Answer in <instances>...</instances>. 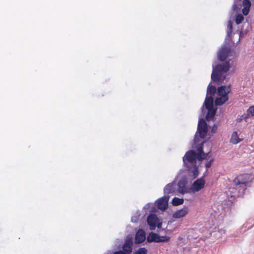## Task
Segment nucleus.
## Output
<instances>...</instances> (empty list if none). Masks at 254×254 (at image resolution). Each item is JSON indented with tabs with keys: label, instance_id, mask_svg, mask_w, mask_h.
Instances as JSON below:
<instances>
[{
	"label": "nucleus",
	"instance_id": "1",
	"mask_svg": "<svg viewBox=\"0 0 254 254\" xmlns=\"http://www.w3.org/2000/svg\"><path fill=\"white\" fill-rule=\"evenodd\" d=\"M198 160V153L193 150L188 151L183 158L184 166L189 172V175L195 179L198 175V167L196 165V159Z\"/></svg>",
	"mask_w": 254,
	"mask_h": 254
},
{
	"label": "nucleus",
	"instance_id": "2",
	"mask_svg": "<svg viewBox=\"0 0 254 254\" xmlns=\"http://www.w3.org/2000/svg\"><path fill=\"white\" fill-rule=\"evenodd\" d=\"M211 80L215 82L222 83L226 79V74L229 71L230 65L228 62L223 64H218L215 66L212 65Z\"/></svg>",
	"mask_w": 254,
	"mask_h": 254
},
{
	"label": "nucleus",
	"instance_id": "3",
	"mask_svg": "<svg viewBox=\"0 0 254 254\" xmlns=\"http://www.w3.org/2000/svg\"><path fill=\"white\" fill-rule=\"evenodd\" d=\"M247 176V175H241L234 180L236 190L238 191V196L239 197H242L244 195L247 186L249 184V181L246 180Z\"/></svg>",
	"mask_w": 254,
	"mask_h": 254
},
{
	"label": "nucleus",
	"instance_id": "4",
	"mask_svg": "<svg viewBox=\"0 0 254 254\" xmlns=\"http://www.w3.org/2000/svg\"><path fill=\"white\" fill-rule=\"evenodd\" d=\"M204 142V141L199 140L196 134L194 136L192 147V148H196L198 151V160L200 161L204 159H206L209 154V152L206 153L203 152V145Z\"/></svg>",
	"mask_w": 254,
	"mask_h": 254
},
{
	"label": "nucleus",
	"instance_id": "5",
	"mask_svg": "<svg viewBox=\"0 0 254 254\" xmlns=\"http://www.w3.org/2000/svg\"><path fill=\"white\" fill-rule=\"evenodd\" d=\"M204 107L208 112L206 115V120L208 121L211 120L215 115L216 109L214 108V102H212V99L205 100L203 105L201 107V112L204 113Z\"/></svg>",
	"mask_w": 254,
	"mask_h": 254
},
{
	"label": "nucleus",
	"instance_id": "6",
	"mask_svg": "<svg viewBox=\"0 0 254 254\" xmlns=\"http://www.w3.org/2000/svg\"><path fill=\"white\" fill-rule=\"evenodd\" d=\"M207 131L208 127L205 120L203 118L199 119L195 135L196 134L199 140L203 141L202 139L205 137Z\"/></svg>",
	"mask_w": 254,
	"mask_h": 254
},
{
	"label": "nucleus",
	"instance_id": "7",
	"mask_svg": "<svg viewBox=\"0 0 254 254\" xmlns=\"http://www.w3.org/2000/svg\"><path fill=\"white\" fill-rule=\"evenodd\" d=\"M170 198L169 195H164L157 200V206L159 209L165 210L168 206V201Z\"/></svg>",
	"mask_w": 254,
	"mask_h": 254
},
{
	"label": "nucleus",
	"instance_id": "8",
	"mask_svg": "<svg viewBox=\"0 0 254 254\" xmlns=\"http://www.w3.org/2000/svg\"><path fill=\"white\" fill-rule=\"evenodd\" d=\"M205 182L203 177L197 179L191 185V190L193 192H197L201 190L204 186Z\"/></svg>",
	"mask_w": 254,
	"mask_h": 254
},
{
	"label": "nucleus",
	"instance_id": "9",
	"mask_svg": "<svg viewBox=\"0 0 254 254\" xmlns=\"http://www.w3.org/2000/svg\"><path fill=\"white\" fill-rule=\"evenodd\" d=\"M177 190V184L175 181L168 184L164 188L165 195H173Z\"/></svg>",
	"mask_w": 254,
	"mask_h": 254
},
{
	"label": "nucleus",
	"instance_id": "10",
	"mask_svg": "<svg viewBox=\"0 0 254 254\" xmlns=\"http://www.w3.org/2000/svg\"><path fill=\"white\" fill-rule=\"evenodd\" d=\"M230 51L229 47L223 46L218 52V59L219 61L223 62L227 59Z\"/></svg>",
	"mask_w": 254,
	"mask_h": 254
},
{
	"label": "nucleus",
	"instance_id": "11",
	"mask_svg": "<svg viewBox=\"0 0 254 254\" xmlns=\"http://www.w3.org/2000/svg\"><path fill=\"white\" fill-rule=\"evenodd\" d=\"M159 219L156 214H151L148 215L147 218V223L149 226L150 230H154L156 228V223Z\"/></svg>",
	"mask_w": 254,
	"mask_h": 254
},
{
	"label": "nucleus",
	"instance_id": "12",
	"mask_svg": "<svg viewBox=\"0 0 254 254\" xmlns=\"http://www.w3.org/2000/svg\"><path fill=\"white\" fill-rule=\"evenodd\" d=\"M133 242L131 238H128L125 240V243L122 246L123 251L126 254H130L132 251Z\"/></svg>",
	"mask_w": 254,
	"mask_h": 254
},
{
	"label": "nucleus",
	"instance_id": "13",
	"mask_svg": "<svg viewBox=\"0 0 254 254\" xmlns=\"http://www.w3.org/2000/svg\"><path fill=\"white\" fill-rule=\"evenodd\" d=\"M231 85H221L219 87L217 90V94L219 96H228V94L231 92Z\"/></svg>",
	"mask_w": 254,
	"mask_h": 254
},
{
	"label": "nucleus",
	"instance_id": "14",
	"mask_svg": "<svg viewBox=\"0 0 254 254\" xmlns=\"http://www.w3.org/2000/svg\"><path fill=\"white\" fill-rule=\"evenodd\" d=\"M188 212V207L184 206L183 208L175 211L173 214V217L174 218H181L185 216Z\"/></svg>",
	"mask_w": 254,
	"mask_h": 254
},
{
	"label": "nucleus",
	"instance_id": "15",
	"mask_svg": "<svg viewBox=\"0 0 254 254\" xmlns=\"http://www.w3.org/2000/svg\"><path fill=\"white\" fill-rule=\"evenodd\" d=\"M216 88L214 85H211L209 84L207 87L206 96L205 100L212 99V102H214L213 96L216 92Z\"/></svg>",
	"mask_w": 254,
	"mask_h": 254
},
{
	"label": "nucleus",
	"instance_id": "16",
	"mask_svg": "<svg viewBox=\"0 0 254 254\" xmlns=\"http://www.w3.org/2000/svg\"><path fill=\"white\" fill-rule=\"evenodd\" d=\"M145 234L143 230H139L136 233L135 237V243L140 244L143 243L145 240Z\"/></svg>",
	"mask_w": 254,
	"mask_h": 254
},
{
	"label": "nucleus",
	"instance_id": "17",
	"mask_svg": "<svg viewBox=\"0 0 254 254\" xmlns=\"http://www.w3.org/2000/svg\"><path fill=\"white\" fill-rule=\"evenodd\" d=\"M178 191L180 193L184 194L188 192V189L186 187V183L184 180H180L177 185Z\"/></svg>",
	"mask_w": 254,
	"mask_h": 254
},
{
	"label": "nucleus",
	"instance_id": "18",
	"mask_svg": "<svg viewBox=\"0 0 254 254\" xmlns=\"http://www.w3.org/2000/svg\"><path fill=\"white\" fill-rule=\"evenodd\" d=\"M243 8L242 9L243 14L247 15L250 11L251 6V2L250 0H243Z\"/></svg>",
	"mask_w": 254,
	"mask_h": 254
},
{
	"label": "nucleus",
	"instance_id": "19",
	"mask_svg": "<svg viewBox=\"0 0 254 254\" xmlns=\"http://www.w3.org/2000/svg\"><path fill=\"white\" fill-rule=\"evenodd\" d=\"M159 235L158 234L155 233H149L146 238L147 242L149 243L152 242L158 243Z\"/></svg>",
	"mask_w": 254,
	"mask_h": 254
},
{
	"label": "nucleus",
	"instance_id": "20",
	"mask_svg": "<svg viewBox=\"0 0 254 254\" xmlns=\"http://www.w3.org/2000/svg\"><path fill=\"white\" fill-rule=\"evenodd\" d=\"M228 100V96H219L217 97L215 101V105L216 106H221L224 104Z\"/></svg>",
	"mask_w": 254,
	"mask_h": 254
},
{
	"label": "nucleus",
	"instance_id": "21",
	"mask_svg": "<svg viewBox=\"0 0 254 254\" xmlns=\"http://www.w3.org/2000/svg\"><path fill=\"white\" fill-rule=\"evenodd\" d=\"M241 140L242 139L238 137L237 132L234 131L232 133L231 138L230 139L231 142H232L233 144H236L239 143Z\"/></svg>",
	"mask_w": 254,
	"mask_h": 254
},
{
	"label": "nucleus",
	"instance_id": "22",
	"mask_svg": "<svg viewBox=\"0 0 254 254\" xmlns=\"http://www.w3.org/2000/svg\"><path fill=\"white\" fill-rule=\"evenodd\" d=\"M232 22L231 20H229L227 24V38L225 39V40H226L227 39L228 40H229V39L231 38V35L232 32Z\"/></svg>",
	"mask_w": 254,
	"mask_h": 254
},
{
	"label": "nucleus",
	"instance_id": "23",
	"mask_svg": "<svg viewBox=\"0 0 254 254\" xmlns=\"http://www.w3.org/2000/svg\"><path fill=\"white\" fill-rule=\"evenodd\" d=\"M184 200L183 198H179L176 197L173 198L172 201V204L173 206H178L184 203Z\"/></svg>",
	"mask_w": 254,
	"mask_h": 254
},
{
	"label": "nucleus",
	"instance_id": "24",
	"mask_svg": "<svg viewBox=\"0 0 254 254\" xmlns=\"http://www.w3.org/2000/svg\"><path fill=\"white\" fill-rule=\"evenodd\" d=\"M244 19V17L241 13L237 14L236 15L235 22L237 24H240Z\"/></svg>",
	"mask_w": 254,
	"mask_h": 254
},
{
	"label": "nucleus",
	"instance_id": "25",
	"mask_svg": "<svg viewBox=\"0 0 254 254\" xmlns=\"http://www.w3.org/2000/svg\"><path fill=\"white\" fill-rule=\"evenodd\" d=\"M147 250L144 248H139L137 250H136L133 254H147Z\"/></svg>",
	"mask_w": 254,
	"mask_h": 254
},
{
	"label": "nucleus",
	"instance_id": "26",
	"mask_svg": "<svg viewBox=\"0 0 254 254\" xmlns=\"http://www.w3.org/2000/svg\"><path fill=\"white\" fill-rule=\"evenodd\" d=\"M241 7L242 5L240 3H239L238 2L235 1L232 6V10L233 11H238L240 10Z\"/></svg>",
	"mask_w": 254,
	"mask_h": 254
},
{
	"label": "nucleus",
	"instance_id": "27",
	"mask_svg": "<svg viewBox=\"0 0 254 254\" xmlns=\"http://www.w3.org/2000/svg\"><path fill=\"white\" fill-rule=\"evenodd\" d=\"M170 237L167 236H161L159 235L158 243H166L169 241Z\"/></svg>",
	"mask_w": 254,
	"mask_h": 254
},
{
	"label": "nucleus",
	"instance_id": "28",
	"mask_svg": "<svg viewBox=\"0 0 254 254\" xmlns=\"http://www.w3.org/2000/svg\"><path fill=\"white\" fill-rule=\"evenodd\" d=\"M140 216L139 211H136L135 214L131 217V221L132 222L136 223L138 221Z\"/></svg>",
	"mask_w": 254,
	"mask_h": 254
},
{
	"label": "nucleus",
	"instance_id": "29",
	"mask_svg": "<svg viewBox=\"0 0 254 254\" xmlns=\"http://www.w3.org/2000/svg\"><path fill=\"white\" fill-rule=\"evenodd\" d=\"M247 112L249 113L252 117L254 115V106L250 107Z\"/></svg>",
	"mask_w": 254,
	"mask_h": 254
},
{
	"label": "nucleus",
	"instance_id": "30",
	"mask_svg": "<svg viewBox=\"0 0 254 254\" xmlns=\"http://www.w3.org/2000/svg\"><path fill=\"white\" fill-rule=\"evenodd\" d=\"M252 117L251 115L249 113H247V114H245L241 116V118H243V120H244L245 121H247V120L250 117Z\"/></svg>",
	"mask_w": 254,
	"mask_h": 254
},
{
	"label": "nucleus",
	"instance_id": "31",
	"mask_svg": "<svg viewBox=\"0 0 254 254\" xmlns=\"http://www.w3.org/2000/svg\"><path fill=\"white\" fill-rule=\"evenodd\" d=\"M213 161V159H211L210 161H209L206 163L205 167L207 169H208L211 167Z\"/></svg>",
	"mask_w": 254,
	"mask_h": 254
},
{
	"label": "nucleus",
	"instance_id": "32",
	"mask_svg": "<svg viewBox=\"0 0 254 254\" xmlns=\"http://www.w3.org/2000/svg\"><path fill=\"white\" fill-rule=\"evenodd\" d=\"M112 254H126L122 250L115 251L113 253H112Z\"/></svg>",
	"mask_w": 254,
	"mask_h": 254
},
{
	"label": "nucleus",
	"instance_id": "33",
	"mask_svg": "<svg viewBox=\"0 0 254 254\" xmlns=\"http://www.w3.org/2000/svg\"><path fill=\"white\" fill-rule=\"evenodd\" d=\"M162 223L161 222L158 221L156 223V227H157L158 229H160L162 227Z\"/></svg>",
	"mask_w": 254,
	"mask_h": 254
},
{
	"label": "nucleus",
	"instance_id": "34",
	"mask_svg": "<svg viewBox=\"0 0 254 254\" xmlns=\"http://www.w3.org/2000/svg\"><path fill=\"white\" fill-rule=\"evenodd\" d=\"M217 129V127L214 125L212 128L211 132L212 133H215Z\"/></svg>",
	"mask_w": 254,
	"mask_h": 254
},
{
	"label": "nucleus",
	"instance_id": "35",
	"mask_svg": "<svg viewBox=\"0 0 254 254\" xmlns=\"http://www.w3.org/2000/svg\"><path fill=\"white\" fill-rule=\"evenodd\" d=\"M225 232H226V230L225 229H220L219 230V232L221 234H225Z\"/></svg>",
	"mask_w": 254,
	"mask_h": 254
},
{
	"label": "nucleus",
	"instance_id": "36",
	"mask_svg": "<svg viewBox=\"0 0 254 254\" xmlns=\"http://www.w3.org/2000/svg\"><path fill=\"white\" fill-rule=\"evenodd\" d=\"M149 203L146 204L143 207L144 209H148L149 206Z\"/></svg>",
	"mask_w": 254,
	"mask_h": 254
},
{
	"label": "nucleus",
	"instance_id": "37",
	"mask_svg": "<svg viewBox=\"0 0 254 254\" xmlns=\"http://www.w3.org/2000/svg\"><path fill=\"white\" fill-rule=\"evenodd\" d=\"M243 120V118H241V116L240 117V118H239V119H238L237 120V122H241L242 120Z\"/></svg>",
	"mask_w": 254,
	"mask_h": 254
},
{
	"label": "nucleus",
	"instance_id": "38",
	"mask_svg": "<svg viewBox=\"0 0 254 254\" xmlns=\"http://www.w3.org/2000/svg\"><path fill=\"white\" fill-rule=\"evenodd\" d=\"M105 254H112V252H111V251H109L108 252V253Z\"/></svg>",
	"mask_w": 254,
	"mask_h": 254
}]
</instances>
